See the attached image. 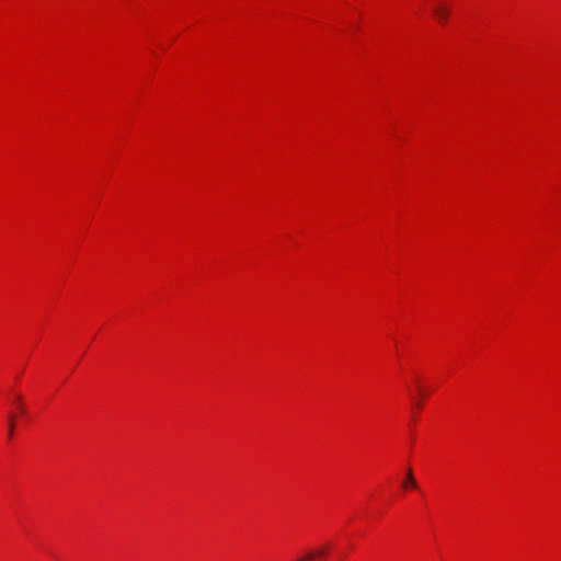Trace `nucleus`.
<instances>
[{"instance_id": "nucleus-1", "label": "nucleus", "mask_w": 561, "mask_h": 561, "mask_svg": "<svg viewBox=\"0 0 561 561\" xmlns=\"http://www.w3.org/2000/svg\"><path fill=\"white\" fill-rule=\"evenodd\" d=\"M328 550H329V548L325 546L322 549H320L319 551H312V552H309V553L300 557L296 561H313L316 559H321L328 553Z\"/></svg>"}, {"instance_id": "nucleus-2", "label": "nucleus", "mask_w": 561, "mask_h": 561, "mask_svg": "<svg viewBox=\"0 0 561 561\" xmlns=\"http://www.w3.org/2000/svg\"><path fill=\"white\" fill-rule=\"evenodd\" d=\"M402 488L404 489H415L416 488V481L414 479V476H413V471L411 468H409L407 470V478L404 480V482L402 483Z\"/></svg>"}, {"instance_id": "nucleus-3", "label": "nucleus", "mask_w": 561, "mask_h": 561, "mask_svg": "<svg viewBox=\"0 0 561 561\" xmlns=\"http://www.w3.org/2000/svg\"><path fill=\"white\" fill-rule=\"evenodd\" d=\"M434 13L440 22H445L448 18V10L444 7H436Z\"/></svg>"}, {"instance_id": "nucleus-4", "label": "nucleus", "mask_w": 561, "mask_h": 561, "mask_svg": "<svg viewBox=\"0 0 561 561\" xmlns=\"http://www.w3.org/2000/svg\"><path fill=\"white\" fill-rule=\"evenodd\" d=\"M13 431H14V420H13V417H10V420H9V437L12 436Z\"/></svg>"}, {"instance_id": "nucleus-5", "label": "nucleus", "mask_w": 561, "mask_h": 561, "mask_svg": "<svg viewBox=\"0 0 561 561\" xmlns=\"http://www.w3.org/2000/svg\"><path fill=\"white\" fill-rule=\"evenodd\" d=\"M15 401L18 402V407H20V411H21V413H24V408H23V407H22V404H21L22 397H21L20 394H19V396H16Z\"/></svg>"}]
</instances>
